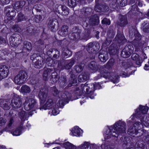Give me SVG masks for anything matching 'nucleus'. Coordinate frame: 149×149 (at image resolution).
<instances>
[{"label":"nucleus","instance_id":"nucleus-1","mask_svg":"<svg viewBox=\"0 0 149 149\" xmlns=\"http://www.w3.org/2000/svg\"><path fill=\"white\" fill-rule=\"evenodd\" d=\"M126 129V124L124 121H117L114 126L110 127L109 130L106 131L105 139H111L116 142H118L119 134L125 132Z\"/></svg>","mask_w":149,"mask_h":149},{"label":"nucleus","instance_id":"nucleus-2","mask_svg":"<svg viewBox=\"0 0 149 149\" xmlns=\"http://www.w3.org/2000/svg\"><path fill=\"white\" fill-rule=\"evenodd\" d=\"M143 125L141 123L136 122L128 129L127 133L133 136L139 137L143 133V129H141Z\"/></svg>","mask_w":149,"mask_h":149},{"label":"nucleus","instance_id":"nucleus-3","mask_svg":"<svg viewBox=\"0 0 149 149\" xmlns=\"http://www.w3.org/2000/svg\"><path fill=\"white\" fill-rule=\"evenodd\" d=\"M148 109V107L140 105L138 109L136 111V113L133 114L134 116L136 118H140V121L146 127L149 126V123L146 121V119L145 121L143 122V119L144 118V114L146 113Z\"/></svg>","mask_w":149,"mask_h":149},{"label":"nucleus","instance_id":"nucleus-4","mask_svg":"<svg viewBox=\"0 0 149 149\" xmlns=\"http://www.w3.org/2000/svg\"><path fill=\"white\" fill-rule=\"evenodd\" d=\"M88 84L87 82L85 84H82L80 87V89H81L83 92H84L87 94V96L91 99H93L94 97L93 91L95 90V87L94 84H92L90 87L88 86Z\"/></svg>","mask_w":149,"mask_h":149},{"label":"nucleus","instance_id":"nucleus-5","mask_svg":"<svg viewBox=\"0 0 149 149\" xmlns=\"http://www.w3.org/2000/svg\"><path fill=\"white\" fill-rule=\"evenodd\" d=\"M27 77L28 75L27 72L25 71L21 70L19 72V73L15 77L14 82L17 84H22Z\"/></svg>","mask_w":149,"mask_h":149},{"label":"nucleus","instance_id":"nucleus-6","mask_svg":"<svg viewBox=\"0 0 149 149\" xmlns=\"http://www.w3.org/2000/svg\"><path fill=\"white\" fill-rule=\"evenodd\" d=\"M36 104V100L33 98L26 100L24 103V107L25 110L29 111L34 108Z\"/></svg>","mask_w":149,"mask_h":149},{"label":"nucleus","instance_id":"nucleus-7","mask_svg":"<svg viewBox=\"0 0 149 149\" xmlns=\"http://www.w3.org/2000/svg\"><path fill=\"white\" fill-rule=\"evenodd\" d=\"M132 47L130 45H127L125 46L124 49L121 52V56L123 58L129 57L132 52Z\"/></svg>","mask_w":149,"mask_h":149},{"label":"nucleus","instance_id":"nucleus-8","mask_svg":"<svg viewBox=\"0 0 149 149\" xmlns=\"http://www.w3.org/2000/svg\"><path fill=\"white\" fill-rule=\"evenodd\" d=\"M22 102L21 98L18 96H15L11 101V104L14 108H20L22 105Z\"/></svg>","mask_w":149,"mask_h":149},{"label":"nucleus","instance_id":"nucleus-9","mask_svg":"<svg viewBox=\"0 0 149 149\" xmlns=\"http://www.w3.org/2000/svg\"><path fill=\"white\" fill-rule=\"evenodd\" d=\"M73 31V32L70 33L68 35L70 39L73 40H80V34L81 32V30L75 28Z\"/></svg>","mask_w":149,"mask_h":149},{"label":"nucleus","instance_id":"nucleus-10","mask_svg":"<svg viewBox=\"0 0 149 149\" xmlns=\"http://www.w3.org/2000/svg\"><path fill=\"white\" fill-rule=\"evenodd\" d=\"M39 96L41 101V103H44L45 101L50 97L48 96V90L45 88L41 89L39 93Z\"/></svg>","mask_w":149,"mask_h":149},{"label":"nucleus","instance_id":"nucleus-11","mask_svg":"<svg viewBox=\"0 0 149 149\" xmlns=\"http://www.w3.org/2000/svg\"><path fill=\"white\" fill-rule=\"evenodd\" d=\"M5 11L8 20L13 19L15 15V12L12 7L7 6L5 8Z\"/></svg>","mask_w":149,"mask_h":149},{"label":"nucleus","instance_id":"nucleus-12","mask_svg":"<svg viewBox=\"0 0 149 149\" xmlns=\"http://www.w3.org/2000/svg\"><path fill=\"white\" fill-rule=\"evenodd\" d=\"M94 28L92 27L88 28L85 29L80 36V40H88L91 37V31H94Z\"/></svg>","mask_w":149,"mask_h":149},{"label":"nucleus","instance_id":"nucleus-13","mask_svg":"<svg viewBox=\"0 0 149 149\" xmlns=\"http://www.w3.org/2000/svg\"><path fill=\"white\" fill-rule=\"evenodd\" d=\"M8 72L7 66L5 65H0V80L7 77Z\"/></svg>","mask_w":149,"mask_h":149},{"label":"nucleus","instance_id":"nucleus-14","mask_svg":"<svg viewBox=\"0 0 149 149\" xmlns=\"http://www.w3.org/2000/svg\"><path fill=\"white\" fill-rule=\"evenodd\" d=\"M145 42L144 41H141L138 42H135L133 41L132 44L135 49V51L137 52L141 51L144 47H145Z\"/></svg>","mask_w":149,"mask_h":149},{"label":"nucleus","instance_id":"nucleus-15","mask_svg":"<svg viewBox=\"0 0 149 149\" xmlns=\"http://www.w3.org/2000/svg\"><path fill=\"white\" fill-rule=\"evenodd\" d=\"M134 33V36L135 38L133 41H135L136 42H138L142 41L141 40V36L139 33L138 31L136 29H132L129 31L130 36H132Z\"/></svg>","mask_w":149,"mask_h":149},{"label":"nucleus","instance_id":"nucleus-16","mask_svg":"<svg viewBox=\"0 0 149 149\" xmlns=\"http://www.w3.org/2000/svg\"><path fill=\"white\" fill-rule=\"evenodd\" d=\"M115 40L119 43H124L127 41L124 36L122 33H120V32H118V33L115 38Z\"/></svg>","mask_w":149,"mask_h":149},{"label":"nucleus","instance_id":"nucleus-17","mask_svg":"<svg viewBox=\"0 0 149 149\" xmlns=\"http://www.w3.org/2000/svg\"><path fill=\"white\" fill-rule=\"evenodd\" d=\"M128 23L127 17L126 15L121 16L120 17L119 20L117 22V24L121 27L125 26Z\"/></svg>","mask_w":149,"mask_h":149},{"label":"nucleus","instance_id":"nucleus-18","mask_svg":"<svg viewBox=\"0 0 149 149\" xmlns=\"http://www.w3.org/2000/svg\"><path fill=\"white\" fill-rule=\"evenodd\" d=\"M54 103L53 102L52 99L51 97H48V99H47V101L45 104L40 107V109H50L52 108Z\"/></svg>","mask_w":149,"mask_h":149},{"label":"nucleus","instance_id":"nucleus-19","mask_svg":"<svg viewBox=\"0 0 149 149\" xmlns=\"http://www.w3.org/2000/svg\"><path fill=\"white\" fill-rule=\"evenodd\" d=\"M75 62V60L74 59L69 60L67 62L65 63L62 66L61 68L62 69L69 70L72 68Z\"/></svg>","mask_w":149,"mask_h":149},{"label":"nucleus","instance_id":"nucleus-20","mask_svg":"<svg viewBox=\"0 0 149 149\" xmlns=\"http://www.w3.org/2000/svg\"><path fill=\"white\" fill-rule=\"evenodd\" d=\"M25 4L26 2L24 1H17L13 4V7L17 11H20Z\"/></svg>","mask_w":149,"mask_h":149},{"label":"nucleus","instance_id":"nucleus-21","mask_svg":"<svg viewBox=\"0 0 149 149\" xmlns=\"http://www.w3.org/2000/svg\"><path fill=\"white\" fill-rule=\"evenodd\" d=\"M98 57L101 62H104L108 58V54L107 52L100 51Z\"/></svg>","mask_w":149,"mask_h":149},{"label":"nucleus","instance_id":"nucleus-22","mask_svg":"<svg viewBox=\"0 0 149 149\" xmlns=\"http://www.w3.org/2000/svg\"><path fill=\"white\" fill-rule=\"evenodd\" d=\"M89 22L91 25H98L99 22V18L97 15H91L89 19Z\"/></svg>","mask_w":149,"mask_h":149},{"label":"nucleus","instance_id":"nucleus-23","mask_svg":"<svg viewBox=\"0 0 149 149\" xmlns=\"http://www.w3.org/2000/svg\"><path fill=\"white\" fill-rule=\"evenodd\" d=\"M0 106L6 110H8L10 108V102L3 99H1L0 100Z\"/></svg>","mask_w":149,"mask_h":149},{"label":"nucleus","instance_id":"nucleus-24","mask_svg":"<svg viewBox=\"0 0 149 149\" xmlns=\"http://www.w3.org/2000/svg\"><path fill=\"white\" fill-rule=\"evenodd\" d=\"M68 27L66 25L62 26L61 29L58 31V34L63 37H65L68 34Z\"/></svg>","mask_w":149,"mask_h":149},{"label":"nucleus","instance_id":"nucleus-25","mask_svg":"<svg viewBox=\"0 0 149 149\" xmlns=\"http://www.w3.org/2000/svg\"><path fill=\"white\" fill-rule=\"evenodd\" d=\"M37 60L34 62V67L36 68H40L42 67L44 64V63L43 61V59L40 56H37V58L36 59Z\"/></svg>","mask_w":149,"mask_h":149},{"label":"nucleus","instance_id":"nucleus-26","mask_svg":"<svg viewBox=\"0 0 149 149\" xmlns=\"http://www.w3.org/2000/svg\"><path fill=\"white\" fill-rule=\"evenodd\" d=\"M95 146L94 144L90 145L88 142H85L83 144L81 145L79 149H93Z\"/></svg>","mask_w":149,"mask_h":149},{"label":"nucleus","instance_id":"nucleus-27","mask_svg":"<svg viewBox=\"0 0 149 149\" xmlns=\"http://www.w3.org/2000/svg\"><path fill=\"white\" fill-rule=\"evenodd\" d=\"M108 73L109 74H107V75H108L107 78L110 79L113 83H115L118 82L119 81L118 76L113 73H112L109 75L110 74Z\"/></svg>","mask_w":149,"mask_h":149},{"label":"nucleus","instance_id":"nucleus-28","mask_svg":"<svg viewBox=\"0 0 149 149\" xmlns=\"http://www.w3.org/2000/svg\"><path fill=\"white\" fill-rule=\"evenodd\" d=\"M17 110H10L8 113L7 112H6L4 115V117L5 116L8 117L10 118H13L17 116Z\"/></svg>","mask_w":149,"mask_h":149},{"label":"nucleus","instance_id":"nucleus-29","mask_svg":"<svg viewBox=\"0 0 149 149\" xmlns=\"http://www.w3.org/2000/svg\"><path fill=\"white\" fill-rule=\"evenodd\" d=\"M109 53L111 54H115L117 53V49L116 45L115 44H113L109 47Z\"/></svg>","mask_w":149,"mask_h":149},{"label":"nucleus","instance_id":"nucleus-30","mask_svg":"<svg viewBox=\"0 0 149 149\" xmlns=\"http://www.w3.org/2000/svg\"><path fill=\"white\" fill-rule=\"evenodd\" d=\"M131 58L132 60L135 61L136 64L137 65H139L141 63V61L139 55L135 53H133L131 56Z\"/></svg>","mask_w":149,"mask_h":149},{"label":"nucleus","instance_id":"nucleus-31","mask_svg":"<svg viewBox=\"0 0 149 149\" xmlns=\"http://www.w3.org/2000/svg\"><path fill=\"white\" fill-rule=\"evenodd\" d=\"M95 10L97 12H101V11H104V9L101 8V0H95Z\"/></svg>","mask_w":149,"mask_h":149},{"label":"nucleus","instance_id":"nucleus-32","mask_svg":"<svg viewBox=\"0 0 149 149\" xmlns=\"http://www.w3.org/2000/svg\"><path fill=\"white\" fill-rule=\"evenodd\" d=\"M84 66V63H81L76 64L75 65L74 68L77 73H79L83 70Z\"/></svg>","mask_w":149,"mask_h":149},{"label":"nucleus","instance_id":"nucleus-33","mask_svg":"<svg viewBox=\"0 0 149 149\" xmlns=\"http://www.w3.org/2000/svg\"><path fill=\"white\" fill-rule=\"evenodd\" d=\"M92 9L91 8H84L81 10V13L84 16H87L90 14Z\"/></svg>","mask_w":149,"mask_h":149},{"label":"nucleus","instance_id":"nucleus-34","mask_svg":"<svg viewBox=\"0 0 149 149\" xmlns=\"http://www.w3.org/2000/svg\"><path fill=\"white\" fill-rule=\"evenodd\" d=\"M80 130H81V129L78 127H75L74 129L72 130V133L74 136H79L81 134Z\"/></svg>","mask_w":149,"mask_h":149},{"label":"nucleus","instance_id":"nucleus-35","mask_svg":"<svg viewBox=\"0 0 149 149\" xmlns=\"http://www.w3.org/2000/svg\"><path fill=\"white\" fill-rule=\"evenodd\" d=\"M27 19L25 17L24 14L21 12L19 13L15 20L16 21L18 22L26 20Z\"/></svg>","mask_w":149,"mask_h":149},{"label":"nucleus","instance_id":"nucleus-36","mask_svg":"<svg viewBox=\"0 0 149 149\" xmlns=\"http://www.w3.org/2000/svg\"><path fill=\"white\" fill-rule=\"evenodd\" d=\"M53 69L52 68H48L47 69H45V70L43 74L44 80H47L48 75L50 74L51 72L53 71Z\"/></svg>","mask_w":149,"mask_h":149},{"label":"nucleus","instance_id":"nucleus-37","mask_svg":"<svg viewBox=\"0 0 149 149\" xmlns=\"http://www.w3.org/2000/svg\"><path fill=\"white\" fill-rule=\"evenodd\" d=\"M88 67L95 72L96 71L97 69V63L95 61L91 62L88 65Z\"/></svg>","mask_w":149,"mask_h":149},{"label":"nucleus","instance_id":"nucleus-38","mask_svg":"<svg viewBox=\"0 0 149 149\" xmlns=\"http://www.w3.org/2000/svg\"><path fill=\"white\" fill-rule=\"evenodd\" d=\"M142 135L144 136L143 141L146 144H149V135L148 133L146 130H143V133Z\"/></svg>","mask_w":149,"mask_h":149},{"label":"nucleus","instance_id":"nucleus-39","mask_svg":"<svg viewBox=\"0 0 149 149\" xmlns=\"http://www.w3.org/2000/svg\"><path fill=\"white\" fill-rule=\"evenodd\" d=\"M50 77V79L53 81V83L56 82L59 78L57 73L55 72H52Z\"/></svg>","mask_w":149,"mask_h":149},{"label":"nucleus","instance_id":"nucleus-40","mask_svg":"<svg viewBox=\"0 0 149 149\" xmlns=\"http://www.w3.org/2000/svg\"><path fill=\"white\" fill-rule=\"evenodd\" d=\"M62 55L65 58H67L72 55V52L67 48H65L63 50Z\"/></svg>","mask_w":149,"mask_h":149},{"label":"nucleus","instance_id":"nucleus-41","mask_svg":"<svg viewBox=\"0 0 149 149\" xmlns=\"http://www.w3.org/2000/svg\"><path fill=\"white\" fill-rule=\"evenodd\" d=\"M56 22V21L53 20L52 19L49 20L48 22V27L52 31H54V29L55 28V23Z\"/></svg>","mask_w":149,"mask_h":149},{"label":"nucleus","instance_id":"nucleus-42","mask_svg":"<svg viewBox=\"0 0 149 149\" xmlns=\"http://www.w3.org/2000/svg\"><path fill=\"white\" fill-rule=\"evenodd\" d=\"M22 128V126L20 125L15 130L13 131H12L11 133L14 136H17L19 135L21 133Z\"/></svg>","mask_w":149,"mask_h":149},{"label":"nucleus","instance_id":"nucleus-43","mask_svg":"<svg viewBox=\"0 0 149 149\" xmlns=\"http://www.w3.org/2000/svg\"><path fill=\"white\" fill-rule=\"evenodd\" d=\"M88 78V75L86 73H84L83 74L80 75L78 77L79 81L82 82L84 81H86Z\"/></svg>","mask_w":149,"mask_h":149},{"label":"nucleus","instance_id":"nucleus-44","mask_svg":"<svg viewBox=\"0 0 149 149\" xmlns=\"http://www.w3.org/2000/svg\"><path fill=\"white\" fill-rule=\"evenodd\" d=\"M21 90L22 93H28L31 91L30 88L27 85H23L21 88Z\"/></svg>","mask_w":149,"mask_h":149},{"label":"nucleus","instance_id":"nucleus-45","mask_svg":"<svg viewBox=\"0 0 149 149\" xmlns=\"http://www.w3.org/2000/svg\"><path fill=\"white\" fill-rule=\"evenodd\" d=\"M61 81L60 85L61 87L65 86L67 85V82L66 77L63 76H61Z\"/></svg>","mask_w":149,"mask_h":149},{"label":"nucleus","instance_id":"nucleus-46","mask_svg":"<svg viewBox=\"0 0 149 149\" xmlns=\"http://www.w3.org/2000/svg\"><path fill=\"white\" fill-rule=\"evenodd\" d=\"M142 29L145 32H149V23L144 22L142 24Z\"/></svg>","mask_w":149,"mask_h":149},{"label":"nucleus","instance_id":"nucleus-47","mask_svg":"<svg viewBox=\"0 0 149 149\" xmlns=\"http://www.w3.org/2000/svg\"><path fill=\"white\" fill-rule=\"evenodd\" d=\"M109 74L107 72H104V71H101L100 74H98V76L96 77V79H98L102 77H103L105 78H107L108 75L107 74Z\"/></svg>","mask_w":149,"mask_h":149},{"label":"nucleus","instance_id":"nucleus-48","mask_svg":"<svg viewBox=\"0 0 149 149\" xmlns=\"http://www.w3.org/2000/svg\"><path fill=\"white\" fill-rule=\"evenodd\" d=\"M23 48L24 49H26L28 51L31 50L32 48L31 44L29 42H24Z\"/></svg>","mask_w":149,"mask_h":149},{"label":"nucleus","instance_id":"nucleus-49","mask_svg":"<svg viewBox=\"0 0 149 149\" xmlns=\"http://www.w3.org/2000/svg\"><path fill=\"white\" fill-rule=\"evenodd\" d=\"M115 32L113 29L109 30L107 32V37L112 39L115 35Z\"/></svg>","mask_w":149,"mask_h":149},{"label":"nucleus","instance_id":"nucleus-50","mask_svg":"<svg viewBox=\"0 0 149 149\" xmlns=\"http://www.w3.org/2000/svg\"><path fill=\"white\" fill-rule=\"evenodd\" d=\"M68 6L72 7H74L77 4V1L76 0H68Z\"/></svg>","mask_w":149,"mask_h":149},{"label":"nucleus","instance_id":"nucleus-51","mask_svg":"<svg viewBox=\"0 0 149 149\" xmlns=\"http://www.w3.org/2000/svg\"><path fill=\"white\" fill-rule=\"evenodd\" d=\"M10 44V46L13 47H15L17 46V44L15 42V38L10 37L9 39Z\"/></svg>","mask_w":149,"mask_h":149},{"label":"nucleus","instance_id":"nucleus-52","mask_svg":"<svg viewBox=\"0 0 149 149\" xmlns=\"http://www.w3.org/2000/svg\"><path fill=\"white\" fill-rule=\"evenodd\" d=\"M77 81L76 79H69L68 82V84L67 86L68 87H70L73 85H74L77 83Z\"/></svg>","mask_w":149,"mask_h":149},{"label":"nucleus","instance_id":"nucleus-53","mask_svg":"<svg viewBox=\"0 0 149 149\" xmlns=\"http://www.w3.org/2000/svg\"><path fill=\"white\" fill-rule=\"evenodd\" d=\"M14 120H13V118H10L9 122L8 123V127H6L3 130V131H10V127H11L12 125L13 124V123L14 122Z\"/></svg>","mask_w":149,"mask_h":149},{"label":"nucleus","instance_id":"nucleus-54","mask_svg":"<svg viewBox=\"0 0 149 149\" xmlns=\"http://www.w3.org/2000/svg\"><path fill=\"white\" fill-rule=\"evenodd\" d=\"M51 90L54 96H56L58 95L59 91L55 87L53 86L52 87Z\"/></svg>","mask_w":149,"mask_h":149},{"label":"nucleus","instance_id":"nucleus-55","mask_svg":"<svg viewBox=\"0 0 149 149\" xmlns=\"http://www.w3.org/2000/svg\"><path fill=\"white\" fill-rule=\"evenodd\" d=\"M136 149H144V145L140 141H138L135 144Z\"/></svg>","mask_w":149,"mask_h":149},{"label":"nucleus","instance_id":"nucleus-56","mask_svg":"<svg viewBox=\"0 0 149 149\" xmlns=\"http://www.w3.org/2000/svg\"><path fill=\"white\" fill-rule=\"evenodd\" d=\"M101 8L104 9V11H101L102 12H105L109 10V7L108 5L104 2H102L101 3Z\"/></svg>","mask_w":149,"mask_h":149},{"label":"nucleus","instance_id":"nucleus-57","mask_svg":"<svg viewBox=\"0 0 149 149\" xmlns=\"http://www.w3.org/2000/svg\"><path fill=\"white\" fill-rule=\"evenodd\" d=\"M93 45V42H90L88 43L86 47V49L87 51L89 53H93L92 46Z\"/></svg>","mask_w":149,"mask_h":149},{"label":"nucleus","instance_id":"nucleus-58","mask_svg":"<svg viewBox=\"0 0 149 149\" xmlns=\"http://www.w3.org/2000/svg\"><path fill=\"white\" fill-rule=\"evenodd\" d=\"M75 57L77 58V59H80L81 61L84 59V58L83 56L82 53L81 51L77 52L76 54Z\"/></svg>","mask_w":149,"mask_h":149},{"label":"nucleus","instance_id":"nucleus-59","mask_svg":"<svg viewBox=\"0 0 149 149\" xmlns=\"http://www.w3.org/2000/svg\"><path fill=\"white\" fill-rule=\"evenodd\" d=\"M114 63V61L113 60H110L106 64L105 66L106 68L108 69H110L113 65Z\"/></svg>","mask_w":149,"mask_h":149},{"label":"nucleus","instance_id":"nucleus-60","mask_svg":"<svg viewBox=\"0 0 149 149\" xmlns=\"http://www.w3.org/2000/svg\"><path fill=\"white\" fill-rule=\"evenodd\" d=\"M65 100L63 99L59 100L58 102L57 103V106L61 108L63 107L65 104Z\"/></svg>","mask_w":149,"mask_h":149},{"label":"nucleus","instance_id":"nucleus-61","mask_svg":"<svg viewBox=\"0 0 149 149\" xmlns=\"http://www.w3.org/2000/svg\"><path fill=\"white\" fill-rule=\"evenodd\" d=\"M93 45L92 46L93 53L95 51L98 50L99 48V47H98L99 45L97 42H93Z\"/></svg>","mask_w":149,"mask_h":149},{"label":"nucleus","instance_id":"nucleus-62","mask_svg":"<svg viewBox=\"0 0 149 149\" xmlns=\"http://www.w3.org/2000/svg\"><path fill=\"white\" fill-rule=\"evenodd\" d=\"M17 114L22 118H24L25 115V111L22 109L17 110Z\"/></svg>","mask_w":149,"mask_h":149},{"label":"nucleus","instance_id":"nucleus-63","mask_svg":"<svg viewBox=\"0 0 149 149\" xmlns=\"http://www.w3.org/2000/svg\"><path fill=\"white\" fill-rule=\"evenodd\" d=\"M53 54L54 55L52 57V58L53 59L55 60L59 57L60 54L59 52L56 49Z\"/></svg>","mask_w":149,"mask_h":149},{"label":"nucleus","instance_id":"nucleus-64","mask_svg":"<svg viewBox=\"0 0 149 149\" xmlns=\"http://www.w3.org/2000/svg\"><path fill=\"white\" fill-rule=\"evenodd\" d=\"M110 23V20L106 18H104L102 21V23L103 24L109 25Z\"/></svg>","mask_w":149,"mask_h":149}]
</instances>
